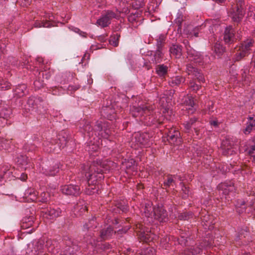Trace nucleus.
Here are the masks:
<instances>
[{"instance_id":"obj_61","label":"nucleus","mask_w":255,"mask_h":255,"mask_svg":"<svg viewBox=\"0 0 255 255\" xmlns=\"http://www.w3.org/2000/svg\"><path fill=\"white\" fill-rule=\"evenodd\" d=\"M164 100H165V99H164L163 97H162V98H161V100H160V102H164Z\"/></svg>"},{"instance_id":"obj_55","label":"nucleus","mask_w":255,"mask_h":255,"mask_svg":"<svg viewBox=\"0 0 255 255\" xmlns=\"http://www.w3.org/2000/svg\"><path fill=\"white\" fill-rule=\"evenodd\" d=\"M250 10L251 11H252L251 14H249L248 13V15H250V16L252 18V19H254V16H255V12L253 11V7H250Z\"/></svg>"},{"instance_id":"obj_53","label":"nucleus","mask_w":255,"mask_h":255,"mask_svg":"<svg viewBox=\"0 0 255 255\" xmlns=\"http://www.w3.org/2000/svg\"><path fill=\"white\" fill-rule=\"evenodd\" d=\"M162 107H163V111H162V113L164 114H165L166 112H168V110H169V108L167 107V106H166V105H162Z\"/></svg>"},{"instance_id":"obj_42","label":"nucleus","mask_w":255,"mask_h":255,"mask_svg":"<svg viewBox=\"0 0 255 255\" xmlns=\"http://www.w3.org/2000/svg\"><path fill=\"white\" fill-rule=\"evenodd\" d=\"M176 177H173L172 176H168L167 180L164 181V184L166 186H170L172 183L175 182V179Z\"/></svg>"},{"instance_id":"obj_33","label":"nucleus","mask_w":255,"mask_h":255,"mask_svg":"<svg viewBox=\"0 0 255 255\" xmlns=\"http://www.w3.org/2000/svg\"><path fill=\"white\" fill-rule=\"evenodd\" d=\"M50 196V193L48 192L47 190L46 192L44 191L41 193L40 196L39 197V201L45 203L46 202Z\"/></svg>"},{"instance_id":"obj_3","label":"nucleus","mask_w":255,"mask_h":255,"mask_svg":"<svg viewBox=\"0 0 255 255\" xmlns=\"http://www.w3.org/2000/svg\"><path fill=\"white\" fill-rule=\"evenodd\" d=\"M237 142V141H236L235 139L229 137L223 140L221 145L223 153L226 155H232L233 154L238 147L236 144Z\"/></svg>"},{"instance_id":"obj_44","label":"nucleus","mask_w":255,"mask_h":255,"mask_svg":"<svg viewBox=\"0 0 255 255\" xmlns=\"http://www.w3.org/2000/svg\"><path fill=\"white\" fill-rule=\"evenodd\" d=\"M196 119L195 118L191 119L190 120L189 122H187L185 124H184L185 128L186 129L188 130L191 128L193 124L195 122Z\"/></svg>"},{"instance_id":"obj_50","label":"nucleus","mask_w":255,"mask_h":255,"mask_svg":"<svg viewBox=\"0 0 255 255\" xmlns=\"http://www.w3.org/2000/svg\"><path fill=\"white\" fill-rule=\"evenodd\" d=\"M34 85L36 89H39L43 86V84L39 81L35 80L34 82Z\"/></svg>"},{"instance_id":"obj_20","label":"nucleus","mask_w":255,"mask_h":255,"mask_svg":"<svg viewBox=\"0 0 255 255\" xmlns=\"http://www.w3.org/2000/svg\"><path fill=\"white\" fill-rule=\"evenodd\" d=\"M187 72L189 75H194L199 81L202 82H204L205 80L202 75L199 73L197 69L194 67L190 65H188L187 67Z\"/></svg>"},{"instance_id":"obj_25","label":"nucleus","mask_w":255,"mask_h":255,"mask_svg":"<svg viewBox=\"0 0 255 255\" xmlns=\"http://www.w3.org/2000/svg\"><path fill=\"white\" fill-rule=\"evenodd\" d=\"M113 231L110 226L107 227L106 230L103 229L101 232V238L106 240L110 238L113 234Z\"/></svg>"},{"instance_id":"obj_32","label":"nucleus","mask_w":255,"mask_h":255,"mask_svg":"<svg viewBox=\"0 0 255 255\" xmlns=\"http://www.w3.org/2000/svg\"><path fill=\"white\" fill-rule=\"evenodd\" d=\"M184 81V79L180 76H176L173 78L169 82L171 86L178 85Z\"/></svg>"},{"instance_id":"obj_38","label":"nucleus","mask_w":255,"mask_h":255,"mask_svg":"<svg viewBox=\"0 0 255 255\" xmlns=\"http://www.w3.org/2000/svg\"><path fill=\"white\" fill-rule=\"evenodd\" d=\"M55 242L51 240H48L46 241L45 247L47 248L49 252H54L53 249L54 248V243Z\"/></svg>"},{"instance_id":"obj_56","label":"nucleus","mask_w":255,"mask_h":255,"mask_svg":"<svg viewBox=\"0 0 255 255\" xmlns=\"http://www.w3.org/2000/svg\"><path fill=\"white\" fill-rule=\"evenodd\" d=\"M210 124L214 127H217L218 125V122L217 121L213 120L210 122Z\"/></svg>"},{"instance_id":"obj_18","label":"nucleus","mask_w":255,"mask_h":255,"mask_svg":"<svg viewBox=\"0 0 255 255\" xmlns=\"http://www.w3.org/2000/svg\"><path fill=\"white\" fill-rule=\"evenodd\" d=\"M234 31L232 27L229 26L226 28L225 31L224 40L226 43H230L233 41Z\"/></svg>"},{"instance_id":"obj_28","label":"nucleus","mask_w":255,"mask_h":255,"mask_svg":"<svg viewBox=\"0 0 255 255\" xmlns=\"http://www.w3.org/2000/svg\"><path fill=\"white\" fill-rule=\"evenodd\" d=\"M34 217L31 216L28 218H25L23 219V223L21 227L23 228H28L31 227L33 224Z\"/></svg>"},{"instance_id":"obj_5","label":"nucleus","mask_w":255,"mask_h":255,"mask_svg":"<svg viewBox=\"0 0 255 255\" xmlns=\"http://www.w3.org/2000/svg\"><path fill=\"white\" fill-rule=\"evenodd\" d=\"M43 242L41 240H35L29 243L25 249L28 255H37L43 249Z\"/></svg>"},{"instance_id":"obj_22","label":"nucleus","mask_w":255,"mask_h":255,"mask_svg":"<svg viewBox=\"0 0 255 255\" xmlns=\"http://www.w3.org/2000/svg\"><path fill=\"white\" fill-rule=\"evenodd\" d=\"M213 217L210 216L209 215H205L202 218L203 222H204V226H205V229H211L212 228V225L213 222L212 221Z\"/></svg>"},{"instance_id":"obj_46","label":"nucleus","mask_w":255,"mask_h":255,"mask_svg":"<svg viewBox=\"0 0 255 255\" xmlns=\"http://www.w3.org/2000/svg\"><path fill=\"white\" fill-rule=\"evenodd\" d=\"M190 88L191 90L193 91H197L200 89V86L193 82H191L190 83Z\"/></svg>"},{"instance_id":"obj_31","label":"nucleus","mask_w":255,"mask_h":255,"mask_svg":"<svg viewBox=\"0 0 255 255\" xmlns=\"http://www.w3.org/2000/svg\"><path fill=\"white\" fill-rule=\"evenodd\" d=\"M183 43L185 45L186 48H187V49L188 50L187 52H188V55L189 56L190 55H192L193 56L194 55V53H196V55L194 56V58H193V60L194 61H195V62L200 63V60L199 57H198V56L197 52H196L194 51H193V52L191 51H188L189 49H188V47H187V45L188 44V41L184 40L183 41ZM191 60H192V59Z\"/></svg>"},{"instance_id":"obj_11","label":"nucleus","mask_w":255,"mask_h":255,"mask_svg":"<svg viewBox=\"0 0 255 255\" xmlns=\"http://www.w3.org/2000/svg\"><path fill=\"white\" fill-rule=\"evenodd\" d=\"M43 216L47 219H53L60 216L61 211L60 209L57 208L56 209H50L49 210L42 211Z\"/></svg>"},{"instance_id":"obj_49","label":"nucleus","mask_w":255,"mask_h":255,"mask_svg":"<svg viewBox=\"0 0 255 255\" xmlns=\"http://www.w3.org/2000/svg\"><path fill=\"white\" fill-rule=\"evenodd\" d=\"M117 206L118 208H120L122 211H125L127 209V207L125 205V203H124V204H117Z\"/></svg>"},{"instance_id":"obj_29","label":"nucleus","mask_w":255,"mask_h":255,"mask_svg":"<svg viewBox=\"0 0 255 255\" xmlns=\"http://www.w3.org/2000/svg\"><path fill=\"white\" fill-rule=\"evenodd\" d=\"M42 170H44L43 173L47 175H55L59 171V167L58 165H55L52 169H49L47 170L46 168L43 169Z\"/></svg>"},{"instance_id":"obj_12","label":"nucleus","mask_w":255,"mask_h":255,"mask_svg":"<svg viewBox=\"0 0 255 255\" xmlns=\"http://www.w3.org/2000/svg\"><path fill=\"white\" fill-rule=\"evenodd\" d=\"M244 14L243 8L238 5L236 6L235 9H233L231 12V16L233 20L236 22H239L242 18Z\"/></svg>"},{"instance_id":"obj_14","label":"nucleus","mask_w":255,"mask_h":255,"mask_svg":"<svg viewBox=\"0 0 255 255\" xmlns=\"http://www.w3.org/2000/svg\"><path fill=\"white\" fill-rule=\"evenodd\" d=\"M186 110L188 111L189 114L193 113L195 111L194 108V102L193 98L191 96H186L184 97V101L183 102Z\"/></svg>"},{"instance_id":"obj_16","label":"nucleus","mask_w":255,"mask_h":255,"mask_svg":"<svg viewBox=\"0 0 255 255\" xmlns=\"http://www.w3.org/2000/svg\"><path fill=\"white\" fill-rule=\"evenodd\" d=\"M37 192L33 188L27 189L24 193V197L27 202L35 201L37 199Z\"/></svg>"},{"instance_id":"obj_58","label":"nucleus","mask_w":255,"mask_h":255,"mask_svg":"<svg viewBox=\"0 0 255 255\" xmlns=\"http://www.w3.org/2000/svg\"><path fill=\"white\" fill-rule=\"evenodd\" d=\"M215 1L218 3H222L224 2L225 0H215Z\"/></svg>"},{"instance_id":"obj_51","label":"nucleus","mask_w":255,"mask_h":255,"mask_svg":"<svg viewBox=\"0 0 255 255\" xmlns=\"http://www.w3.org/2000/svg\"><path fill=\"white\" fill-rule=\"evenodd\" d=\"M90 129H91V128H90V126L89 123H87L86 125L85 126H84V127L83 128L84 130H85V131H87L88 132L90 131Z\"/></svg>"},{"instance_id":"obj_40","label":"nucleus","mask_w":255,"mask_h":255,"mask_svg":"<svg viewBox=\"0 0 255 255\" xmlns=\"http://www.w3.org/2000/svg\"><path fill=\"white\" fill-rule=\"evenodd\" d=\"M10 87V84L4 80H0V89L3 90L8 89Z\"/></svg>"},{"instance_id":"obj_57","label":"nucleus","mask_w":255,"mask_h":255,"mask_svg":"<svg viewBox=\"0 0 255 255\" xmlns=\"http://www.w3.org/2000/svg\"><path fill=\"white\" fill-rule=\"evenodd\" d=\"M252 64L255 67V55H254L253 61L252 62Z\"/></svg>"},{"instance_id":"obj_36","label":"nucleus","mask_w":255,"mask_h":255,"mask_svg":"<svg viewBox=\"0 0 255 255\" xmlns=\"http://www.w3.org/2000/svg\"><path fill=\"white\" fill-rule=\"evenodd\" d=\"M167 70V67L164 65H160L156 68V72L160 76L165 75Z\"/></svg>"},{"instance_id":"obj_24","label":"nucleus","mask_w":255,"mask_h":255,"mask_svg":"<svg viewBox=\"0 0 255 255\" xmlns=\"http://www.w3.org/2000/svg\"><path fill=\"white\" fill-rule=\"evenodd\" d=\"M12 169H8V167L7 166H3L1 171H0V183L1 184V183L3 182L4 178V176L7 174H12Z\"/></svg>"},{"instance_id":"obj_47","label":"nucleus","mask_w":255,"mask_h":255,"mask_svg":"<svg viewBox=\"0 0 255 255\" xmlns=\"http://www.w3.org/2000/svg\"><path fill=\"white\" fill-rule=\"evenodd\" d=\"M73 30L75 32L78 33L79 34V35L81 36V37H86V36H87V34L86 32L80 30L78 28H76V27L74 28Z\"/></svg>"},{"instance_id":"obj_17","label":"nucleus","mask_w":255,"mask_h":255,"mask_svg":"<svg viewBox=\"0 0 255 255\" xmlns=\"http://www.w3.org/2000/svg\"><path fill=\"white\" fill-rule=\"evenodd\" d=\"M123 166L127 168L126 172L128 174H133L135 171V161L133 159L125 160L123 162Z\"/></svg>"},{"instance_id":"obj_26","label":"nucleus","mask_w":255,"mask_h":255,"mask_svg":"<svg viewBox=\"0 0 255 255\" xmlns=\"http://www.w3.org/2000/svg\"><path fill=\"white\" fill-rule=\"evenodd\" d=\"M170 51L177 58H180L182 55L181 47L177 45H173L170 48Z\"/></svg>"},{"instance_id":"obj_27","label":"nucleus","mask_w":255,"mask_h":255,"mask_svg":"<svg viewBox=\"0 0 255 255\" xmlns=\"http://www.w3.org/2000/svg\"><path fill=\"white\" fill-rule=\"evenodd\" d=\"M26 91V86L24 84L20 85L16 88L14 91V94L18 97H21L25 95Z\"/></svg>"},{"instance_id":"obj_59","label":"nucleus","mask_w":255,"mask_h":255,"mask_svg":"<svg viewBox=\"0 0 255 255\" xmlns=\"http://www.w3.org/2000/svg\"><path fill=\"white\" fill-rule=\"evenodd\" d=\"M81 210H82V211H81V212H85L86 211V206H84L83 207H82Z\"/></svg>"},{"instance_id":"obj_54","label":"nucleus","mask_w":255,"mask_h":255,"mask_svg":"<svg viewBox=\"0 0 255 255\" xmlns=\"http://www.w3.org/2000/svg\"><path fill=\"white\" fill-rule=\"evenodd\" d=\"M44 146H45V150H46V151L47 152H51L52 151L53 149L51 147H50L49 148H46V146H48V142H46L44 143Z\"/></svg>"},{"instance_id":"obj_30","label":"nucleus","mask_w":255,"mask_h":255,"mask_svg":"<svg viewBox=\"0 0 255 255\" xmlns=\"http://www.w3.org/2000/svg\"><path fill=\"white\" fill-rule=\"evenodd\" d=\"M34 25L36 27H50L52 26H53V25L49 21H36L35 22Z\"/></svg>"},{"instance_id":"obj_1","label":"nucleus","mask_w":255,"mask_h":255,"mask_svg":"<svg viewBox=\"0 0 255 255\" xmlns=\"http://www.w3.org/2000/svg\"><path fill=\"white\" fill-rule=\"evenodd\" d=\"M105 161H102L99 160L97 161V165L94 163L89 166V164L84 165L82 167V172L88 179V184H92L94 187L87 188L85 192L87 194H92L95 193L97 191L96 184L98 179H101L104 178L102 173L106 171L107 169Z\"/></svg>"},{"instance_id":"obj_64","label":"nucleus","mask_w":255,"mask_h":255,"mask_svg":"<svg viewBox=\"0 0 255 255\" xmlns=\"http://www.w3.org/2000/svg\"><path fill=\"white\" fill-rule=\"evenodd\" d=\"M78 210V206L77 207L75 208L74 212L76 211V210Z\"/></svg>"},{"instance_id":"obj_8","label":"nucleus","mask_w":255,"mask_h":255,"mask_svg":"<svg viewBox=\"0 0 255 255\" xmlns=\"http://www.w3.org/2000/svg\"><path fill=\"white\" fill-rule=\"evenodd\" d=\"M134 138L137 146H147L149 145V135L147 133H136L134 135Z\"/></svg>"},{"instance_id":"obj_43","label":"nucleus","mask_w":255,"mask_h":255,"mask_svg":"<svg viewBox=\"0 0 255 255\" xmlns=\"http://www.w3.org/2000/svg\"><path fill=\"white\" fill-rule=\"evenodd\" d=\"M199 27H196L194 28L190 33H187L188 36L190 37H192L193 36L195 37L198 36V31L199 30Z\"/></svg>"},{"instance_id":"obj_15","label":"nucleus","mask_w":255,"mask_h":255,"mask_svg":"<svg viewBox=\"0 0 255 255\" xmlns=\"http://www.w3.org/2000/svg\"><path fill=\"white\" fill-rule=\"evenodd\" d=\"M140 234L139 236L142 240L145 242H148L155 240L156 238V236L154 233H152L151 231H140Z\"/></svg>"},{"instance_id":"obj_52","label":"nucleus","mask_w":255,"mask_h":255,"mask_svg":"<svg viewBox=\"0 0 255 255\" xmlns=\"http://www.w3.org/2000/svg\"><path fill=\"white\" fill-rule=\"evenodd\" d=\"M27 178V175L26 174H25V173H22L21 174V175H20V176L19 177V179H20V180L24 181H25L26 180Z\"/></svg>"},{"instance_id":"obj_4","label":"nucleus","mask_w":255,"mask_h":255,"mask_svg":"<svg viewBox=\"0 0 255 255\" xmlns=\"http://www.w3.org/2000/svg\"><path fill=\"white\" fill-rule=\"evenodd\" d=\"M218 188L219 189L220 193L224 196L225 199H228L227 196H229L230 198V195L234 194L235 191V187L233 183L231 181L225 182L220 183Z\"/></svg>"},{"instance_id":"obj_41","label":"nucleus","mask_w":255,"mask_h":255,"mask_svg":"<svg viewBox=\"0 0 255 255\" xmlns=\"http://www.w3.org/2000/svg\"><path fill=\"white\" fill-rule=\"evenodd\" d=\"M245 204L246 203L245 201L241 200L238 202L236 205V207L237 209V211L239 213L243 212L244 211L245 207L242 208V206L245 205Z\"/></svg>"},{"instance_id":"obj_7","label":"nucleus","mask_w":255,"mask_h":255,"mask_svg":"<svg viewBox=\"0 0 255 255\" xmlns=\"http://www.w3.org/2000/svg\"><path fill=\"white\" fill-rule=\"evenodd\" d=\"M119 16V13L115 14L112 11H108L105 14L97 20V23L99 26L104 27L110 24L112 18H118Z\"/></svg>"},{"instance_id":"obj_2","label":"nucleus","mask_w":255,"mask_h":255,"mask_svg":"<svg viewBox=\"0 0 255 255\" xmlns=\"http://www.w3.org/2000/svg\"><path fill=\"white\" fill-rule=\"evenodd\" d=\"M140 210L143 218L144 216L146 217V221L149 223L153 222V219L160 222L166 221L167 214L162 206L153 208L152 207L151 202L147 201L145 203L144 206Z\"/></svg>"},{"instance_id":"obj_63","label":"nucleus","mask_w":255,"mask_h":255,"mask_svg":"<svg viewBox=\"0 0 255 255\" xmlns=\"http://www.w3.org/2000/svg\"><path fill=\"white\" fill-rule=\"evenodd\" d=\"M178 23L179 25H180L181 23V22L179 20H178Z\"/></svg>"},{"instance_id":"obj_23","label":"nucleus","mask_w":255,"mask_h":255,"mask_svg":"<svg viewBox=\"0 0 255 255\" xmlns=\"http://www.w3.org/2000/svg\"><path fill=\"white\" fill-rule=\"evenodd\" d=\"M99 148V141H98V143L96 144L95 142L90 141L86 147V150L90 154H92L94 152H97Z\"/></svg>"},{"instance_id":"obj_6","label":"nucleus","mask_w":255,"mask_h":255,"mask_svg":"<svg viewBox=\"0 0 255 255\" xmlns=\"http://www.w3.org/2000/svg\"><path fill=\"white\" fill-rule=\"evenodd\" d=\"M253 40L252 39H247L245 41L240 47V52L236 54V60H240L243 57L248 55L250 53L251 47L252 46Z\"/></svg>"},{"instance_id":"obj_34","label":"nucleus","mask_w":255,"mask_h":255,"mask_svg":"<svg viewBox=\"0 0 255 255\" xmlns=\"http://www.w3.org/2000/svg\"><path fill=\"white\" fill-rule=\"evenodd\" d=\"M155 250L152 248H147L143 249L140 255H155Z\"/></svg>"},{"instance_id":"obj_19","label":"nucleus","mask_w":255,"mask_h":255,"mask_svg":"<svg viewBox=\"0 0 255 255\" xmlns=\"http://www.w3.org/2000/svg\"><path fill=\"white\" fill-rule=\"evenodd\" d=\"M17 166L21 168V169H26L28 167V158L25 155H20L17 157L16 160Z\"/></svg>"},{"instance_id":"obj_60","label":"nucleus","mask_w":255,"mask_h":255,"mask_svg":"<svg viewBox=\"0 0 255 255\" xmlns=\"http://www.w3.org/2000/svg\"><path fill=\"white\" fill-rule=\"evenodd\" d=\"M33 101V99L31 98L28 100V104L30 105L32 103V101Z\"/></svg>"},{"instance_id":"obj_45","label":"nucleus","mask_w":255,"mask_h":255,"mask_svg":"<svg viewBox=\"0 0 255 255\" xmlns=\"http://www.w3.org/2000/svg\"><path fill=\"white\" fill-rule=\"evenodd\" d=\"M182 191L183 193L182 197L184 198H186L188 197L189 193V190L187 187L183 185H182Z\"/></svg>"},{"instance_id":"obj_9","label":"nucleus","mask_w":255,"mask_h":255,"mask_svg":"<svg viewBox=\"0 0 255 255\" xmlns=\"http://www.w3.org/2000/svg\"><path fill=\"white\" fill-rule=\"evenodd\" d=\"M61 190L63 193L68 195L77 196L80 193L78 186L71 184L62 186Z\"/></svg>"},{"instance_id":"obj_39","label":"nucleus","mask_w":255,"mask_h":255,"mask_svg":"<svg viewBox=\"0 0 255 255\" xmlns=\"http://www.w3.org/2000/svg\"><path fill=\"white\" fill-rule=\"evenodd\" d=\"M120 36L117 34L112 37L109 41L110 43L114 46H117L119 44V38Z\"/></svg>"},{"instance_id":"obj_21","label":"nucleus","mask_w":255,"mask_h":255,"mask_svg":"<svg viewBox=\"0 0 255 255\" xmlns=\"http://www.w3.org/2000/svg\"><path fill=\"white\" fill-rule=\"evenodd\" d=\"M147 110V109L146 107L141 108L140 107H133L131 108L130 110V112L133 117H136L138 116L143 115V114L145 113L146 111Z\"/></svg>"},{"instance_id":"obj_10","label":"nucleus","mask_w":255,"mask_h":255,"mask_svg":"<svg viewBox=\"0 0 255 255\" xmlns=\"http://www.w3.org/2000/svg\"><path fill=\"white\" fill-rule=\"evenodd\" d=\"M167 140L171 144L177 145L181 142L180 133L175 129H171L167 134Z\"/></svg>"},{"instance_id":"obj_48","label":"nucleus","mask_w":255,"mask_h":255,"mask_svg":"<svg viewBox=\"0 0 255 255\" xmlns=\"http://www.w3.org/2000/svg\"><path fill=\"white\" fill-rule=\"evenodd\" d=\"M200 249L198 248L196 250L194 249L193 250H192V251H189L188 252V253H185V254L186 255H193L195 254L199 253L200 252Z\"/></svg>"},{"instance_id":"obj_37","label":"nucleus","mask_w":255,"mask_h":255,"mask_svg":"<svg viewBox=\"0 0 255 255\" xmlns=\"http://www.w3.org/2000/svg\"><path fill=\"white\" fill-rule=\"evenodd\" d=\"M10 141L4 138H0V151L8 148Z\"/></svg>"},{"instance_id":"obj_62","label":"nucleus","mask_w":255,"mask_h":255,"mask_svg":"<svg viewBox=\"0 0 255 255\" xmlns=\"http://www.w3.org/2000/svg\"><path fill=\"white\" fill-rule=\"evenodd\" d=\"M16 175H17L16 173H15L14 175H12V176H13V177H15V178H17V177H16Z\"/></svg>"},{"instance_id":"obj_35","label":"nucleus","mask_w":255,"mask_h":255,"mask_svg":"<svg viewBox=\"0 0 255 255\" xmlns=\"http://www.w3.org/2000/svg\"><path fill=\"white\" fill-rule=\"evenodd\" d=\"M225 51L224 47L220 43L217 42L214 46V51L218 54L220 55L223 53Z\"/></svg>"},{"instance_id":"obj_13","label":"nucleus","mask_w":255,"mask_h":255,"mask_svg":"<svg viewBox=\"0 0 255 255\" xmlns=\"http://www.w3.org/2000/svg\"><path fill=\"white\" fill-rule=\"evenodd\" d=\"M255 128V115H253L249 116L247 119L246 127L244 130L246 134L250 133Z\"/></svg>"}]
</instances>
